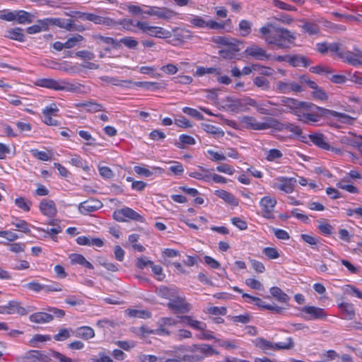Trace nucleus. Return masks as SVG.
I'll list each match as a JSON object with an SVG mask.
<instances>
[{"label":"nucleus","instance_id":"nucleus-23","mask_svg":"<svg viewBox=\"0 0 362 362\" xmlns=\"http://www.w3.org/2000/svg\"><path fill=\"white\" fill-rule=\"evenodd\" d=\"M134 171L140 176L149 177H151L154 173H161L163 170L159 167H153L152 170H150L146 167L136 165L134 167Z\"/></svg>","mask_w":362,"mask_h":362},{"label":"nucleus","instance_id":"nucleus-14","mask_svg":"<svg viewBox=\"0 0 362 362\" xmlns=\"http://www.w3.org/2000/svg\"><path fill=\"white\" fill-rule=\"evenodd\" d=\"M103 206V204L98 199H91L81 202L78 206L81 213L87 214L95 211Z\"/></svg>","mask_w":362,"mask_h":362},{"label":"nucleus","instance_id":"nucleus-45","mask_svg":"<svg viewBox=\"0 0 362 362\" xmlns=\"http://www.w3.org/2000/svg\"><path fill=\"white\" fill-rule=\"evenodd\" d=\"M346 177H344L343 180H341L337 184V186L339 188L346 190L350 193L357 194L358 192V188L352 185L346 184Z\"/></svg>","mask_w":362,"mask_h":362},{"label":"nucleus","instance_id":"nucleus-26","mask_svg":"<svg viewBox=\"0 0 362 362\" xmlns=\"http://www.w3.org/2000/svg\"><path fill=\"white\" fill-rule=\"evenodd\" d=\"M4 36L6 38L21 42L25 41V35L23 33V30L21 28L18 27L8 30L6 32Z\"/></svg>","mask_w":362,"mask_h":362},{"label":"nucleus","instance_id":"nucleus-10","mask_svg":"<svg viewBox=\"0 0 362 362\" xmlns=\"http://www.w3.org/2000/svg\"><path fill=\"white\" fill-rule=\"evenodd\" d=\"M300 310L305 314L303 317L306 320H322L327 317L325 310L319 307L306 305L300 308Z\"/></svg>","mask_w":362,"mask_h":362},{"label":"nucleus","instance_id":"nucleus-16","mask_svg":"<svg viewBox=\"0 0 362 362\" xmlns=\"http://www.w3.org/2000/svg\"><path fill=\"white\" fill-rule=\"evenodd\" d=\"M86 21H91L98 25H104L107 27H115L117 25V21L112 18L98 16L90 13H88V15L86 16Z\"/></svg>","mask_w":362,"mask_h":362},{"label":"nucleus","instance_id":"nucleus-38","mask_svg":"<svg viewBox=\"0 0 362 362\" xmlns=\"http://www.w3.org/2000/svg\"><path fill=\"white\" fill-rule=\"evenodd\" d=\"M275 351L281 350H290L294 347V342L291 337H287L284 341L274 342Z\"/></svg>","mask_w":362,"mask_h":362},{"label":"nucleus","instance_id":"nucleus-57","mask_svg":"<svg viewBox=\"0 0 362 362\" xmlns=\"http://www.w3.org/2000/svg\"><path fill=\"white\" fill-rule=\"evenodd\" d=\"M284 103L289 108L297 110L301 108V105L305 102H299L295 99L288 98L284 100Z\"/></svg>","mask_w":362,"mask_h":362},{"label":"nucleus","instance_id":"nucleus-27","mask_svg":"<svg viewBox=\"0 0 362 362\" xmlns=\"http://www.w3.org/2000/svg\"><path fill=\"white\" fill-rule=\"evenodd\" d=\"M215 194L216 196H218L219 198L224 200L226 203H228L232 206H236L238 205V201L235 197V196L233 194H231L226 190H223V189L216 190Z\"/></svg>","mask_w":362,"mask_h":362},{"label":"nucleus","instance_id":"nucleus-17","mask_svg":"<svg viewBox=\"0 0 362 362\" xmlns=\"http://www.w3.org/2000/svg\"><path fill=\"white\" fill-rule=\"evenodd\" d=\"M41 213L49 218H52L57 214V209L53 201L42 199L39 205Z\"/></svg>","mask_w":362,"mask_h":362},{"label":"nucleus","instance_id":"nucleus-51","mask_svg":"<svg viewBox=\"0 0 362 362\" xmlns=\"http://www.w3.org/2000/svg\"><path fill=\"white\" fill-rule=\"evenodd\" d=\"M344 292L349 296H356L360 299H362V292H361L356 287L352 285L345 286Z\"/></svg>","mask_w":362,"mask_h":362},{"label":"nucleus","instance_id":"nucleus-37","mask_svg":"<svg viewBox=\"0 0 362 362\" xmlns=\"http://www.w3.org/2000/svg\"><path fill=\"white\" fill-rule=\"evenodd\" d=\"M327 112L331 116L335 117L337 121L344 124H352L354 119L353 117L345 113H340L334 110H327Z\"/></svg>","mask_w":362,"mask_h":362},{"label":"nucleus","instance_id":"nucleus-61","mask_svg":"<svg viewBox=\"0 0 362 362\" xmlns=\"http://www.w3.org/2000/svg\"><path fill=\"white\" fill-rule=\"evenodd\" d=\"M318 228L325 235H329L332 233V226L327 222L320 221Z\"/></svg>","mask_w":362,"mask_h":362},{"label":"nucleus","instance_id":"nucleus-56","mask_svg":"<svg viewBox=\"0 0 362 362\" xmlns=\"http://www.w3.org/2000/svg\"><path fill=\"white\" fill-rule=\"evenodd\" d=\"M12 225H13L16 228H18L20 231H22L25 233H30V230L29 229V224L24 220H19L17 222H12Z\"/></svg>","mask_w":362,"mask_h":362},{"label":"nucleus","instance_id":"nucleus-47","mask_svg":"<svg viewBox=\"0 0 362 362\" xmlns=\"http://www.w3.org/2000/svg\"><path fill=\"white\" fill-rule=\"evenodd\" d=\"M283 156V153L281 152V151L273 148L270 149L269 151H267L266 155V160L269 162L275 161L277 159L281 158Z\"/></svg>","mask_w":362,"mask_h":362},{"label":"nucleus","instance_id":"nucleus-24","mask_svg":"<svg viewBox=\"0 0 362 362\" xmlns=\"http://www.w3.org/2000/svg\"><path fill=\"white\" fill-rule=\"evenodd\" d=\"M180 318L182 322L187 324L194 329L204 331L206 328V325L204 322L194 320L191 316L183 315L180 316Z\"/></svg>","mask_w":362,"mask_h":362},{"label":"nucleus","instance_id":"nucleus-29","mask_svg":"<svg viewBox=\"0 0 362 362\" xmlns=\"http://www.w3.org/2000/svg\"><path fill=\"white\" fill-rule=\"evenodd\" d=\"M69 259L72 264H79L89 269H93V264L86 260V259L81 254H71Z\"/></svg>","mask_w":362,"mask_h":362},{"label":"nucleus","instance_id":"nucleus-62","mask_svg":"<svg viewBox=\"0 0 362 362\" xmlns=\"http://www.w3.org/2000/svg\"><path fill=\"white\" fill-rule=\"evenodd\" d=\"M245 284L247 286L255 290H262L263 286L262 283L253 278H249L245 280Z\"/></svg>","mask_w":362,"mask_h":362},{"label":"nucleus","instance_id":"nucleus-43","mask_svg":"<svg viewBox=\"0 0 362 362\" xmlns=\"http://www.w3.org/2000/svg\"><path fill=\"white\" fill-rule=\"evenodd\" d=\"M175 14V13L173 11H171L167 8L156 7L155 16H157L158 18L164 19V20H169Z\"/></svg>","mask_w":362,"mask_h":362},{"label":"nucleus","instance_id":"nucleus-33","mask_svg":"<svg viewBox=\"0 0 362 362\" xmlns=\"http://www.w3.org/2000/svg\"><path fill=\"white\" fill-rule=\"evenodd\" d=\"M93 38L96 41V43L100 45L102 42L106 45H112L114 48L120 47L119 42L110 37H105L100 34H95L93 35Z\"/></svg>","mask_w":362,"mask_h":362},{"label":"nucleus","instance_id":"nucleus-52","mask_svg":"<svg viewBox=\"0 0 362 362\" xmlns=\"http://www.w3.org/2000/svg\"><path fill=\"white\" fill-rule=\"evenodd\" d=\"M182 112L187 115L197 119V120H202L204 117L201 112L196 109H193L189 107H185L182 108Z\"/></svg>","mask_w":362,"mask_h":362},{"label":"nucleus","instance_id":"nucleus-50","mask_svg":"<svg viewBox=\"0 0 362 362\" xmlns=\"http://www.w3.org/2000/svg\"><path fill=\"white\" fill-rule=\"evenodd\" d=\"M213 42L222 45L230 46L231 45L236 43L238 41L235 39H229L226 37L217 36L213 38Z\"/></svg>","mask_w":362,"mask_h":362},{"label":"nucleus","instance_id":"nucleus-6","mask_svg":"<svg viewBox=\"0 0 362 362\" xmlns=\"http://www.w3.org/2000/svg\"><path fill=\"white\" fill-rule=\"evenodd\" d=\"M168 308L176 313L185 314L190 311L192 305L187 303L185 296L177 293L175 297L171 299L167 304Z\"/></svg>","mask_w":362,"mask_h":362},{"label":"nucleus","instance_id":"nucleus-54","mask_svg":"<svg viewBox=\"0 0 362 362\" xmlns=\"http://www.w3.org/2000/svg\"><path fill=\"white\" fill-rule=\"evenodd\" d=\"M263 253L269 259H274L279 257L280 255L278 250L274 247H267L263 249Z\"/></svg>","mask_w":362,"mask_h":362},{"label":"nucleus","instance_id":"nucleus-31","mask_svg":"<svg viewBox=\"0 0 362 362\" xmlns=\"http://www.w3.org/2000/svg\"><path fill=\"white\" fill-rule=\"evenodd\" d=\"M75 336L83 339L84 340H88L95 336L94 330L90 327H78L74 332Z\"/></svg>","mask_w":362,"mask_h":362},{"label":"nucleus","instance_id":"nucleus-21","mask_svg":"<svg viewBox=\"0 0 362 362\" xmlns=\"http://www.w3.org/2000/svg\"><path fill=\"white\" fill-rule=\"evenodd\" d=\"M211 170L199 166L198 170L189 172V176L199 180L209 182L211 181Z\"/></svg>","mask_w":362,"mask_h":362},{"label":"nucleus","instance_id":"nucleus-58","mask_svg":"<svg viewBox=\"0 0 362 362\" xmlns=\"http://www.w3.org/2000/svg\"><path fill=\"white\" fill-rule=\"evenodd\" d=\"M16 205L25 211H29L30 209V205L31 204L30 202H26L23 197H18L15 199Z\"/></svg>","mask_w":362,"mask_h":362},{"label":"nucleus","instance_id":"nucleus-59","mask_svg":"<svg viewBox=\"0 0 362 362\" xmlns=\"http://www.w3.org/2000/svg\"><path fill=\"white\" fill-rule=\"evenodd\" d=\"M78 134L83 139L86 141L87 145L91 146L95 144V139L88 131L80 130L78 132Z\"/></svg>","mask_w":362,"mask_h":362},{"label":"nucleus","instance_id":"nucleus-36","mask_svg":"<svg viewBox=\"0 0 362 362\" xmlns=\"http://www.w3.org/2000/svg\"><path fill=\"white\" fill-rule=\"evenodd\" d=\"M269 291L271 295L280 302L286 303L289 300L288 296L279 287H272Z\"/></svg>","mask_w":362,"mask_h":362},{"label":"nucleus","instance_id":"nucleus-20","mask_svg":"<svg viewBox=\"0 0 362 362\" xmlns=\"http://www.w3.org/2000/svg\"><path fill=\"white\" fill-rule=\"evenodd\" d=\"M156 293L159 297L168 299L170 301L171 299L175 297V295H177V293H180V291L175 287L161 286L156 288Z\"/></svg>","mask_w":362,"mask_h":362},{"label":"nucleus","instance_id":"nucleus-44","mask_svg":"<svg viewBox=\"0 0 362 362\" xmlns=\"http://www.w3.org/2000/svg\"><path fill=\"white\" fill-rule=\"evenodd\" d=\"M252 22L247 20H241L239 23V29L243 37L249 35L252 31Z\"/></svg>","mask_w":362,"mask_h":362},{"label":"nucleus","instance_id":"nucleus-40","mask_svg":"<svg viewBox=\"0 0 362 362\" xmlns=\"http://www.w3.org/2000/svg\"><path fill=\"white\" fill-rule=\"evenodd\" d=\"M16 21L20 24L30 23L33 22V16L25 11H16Z\"/></svg>","mask_w":362,"mask_h":362},{"label":"nucleus","instance_id":"nucleus-28","mask_svg":"<svg viewBox=\"0 0 362 362\" xmlns=\"http://www.w3.org/2000/svg\"><path fill=\"white\" fill-rule=\"evenodd\" d=\"M254 342L255 346L262 349L265 354H269V351H275L274 342L264 338H257Z\"/></svg>","mask_w":362,"mask_h":362},{"label":"nucleus","instance_id":"nucleus-3","mask_svg":"<svg viewBox=\"0 0 362 362\" xmlns=\"http://www.w3.org/2000/svg\"><path fill=\"white\" fill-rule=\"evenodd\" d=\"M226 105L229 110L238 112L247 110L249 105L256 107L257 103L255 100L250 98H228Z\"/></svg>","mask_w":362,"mask_h":362},{"label":"nucleus","instance_id":"nucleus-48","mask_svg":"<svg viewBox=\"0 0 362 362\" xmlns=\"http://www.w3.org/2000/svg\"><path fill=\"white\" fill-rule=\"evenodd\" d=\"M197 76H201L204 74H219V70L216 68H205L203 66H198L197 68L196 74Z\"/></svg>","mask_w":362,"mask_h":362},{"label":"nucleus","instance_id":"nucleus-60","mask_svg":"<svg viewBox=\"0 0 362 362\" xmlns=\"http://www.w3.org/2000/svg\"><path fill=\"white\" fill-rule=\"evenodd\" d=\"M175 124L182 128H189L191 127L192 125L189 119H187L186 117H185L182 115L178 116L175 119Z\"/></svg>","mask_w":362,"mask_h":362},{"label":"nucleus","instance_id":"nucleus-7","mask_svg":"<svg viewBox=\"0 0 362 362\" xmlns=\"http://www.w3.org/2000/svg\"><path fill=\"white\" fill-rule=\"evenodd\" d=\"M277 201L271 196H264L259 201L262 216L267 219L274 218V209Z\"/></svg>","mask_w":362,"mask_h":362},{"label":"nucleus","instance_id":"nucleus-49","mask_svg":"<svg viewBox=\"0 0 362 362\" xmlns=\"http://www.w3.org/2000/svg\"><path fill=\"white\" fill-rule=\"evenodd\" d=\"M341 310L344 311L349 319H352L355 315V310L352 304L342 303L339 305Z\"/></svg>","mask_w":362,"mask_h":362},{"label":"nucleus","instance_id":"nucleus-46","mask_svg":"<svg viewBox=\"0 0 362 362\" xmlns=\"http://www.w3.org/2000/svg\"><path fill=\"white\" fill-rule=\"evenodd\" d=\"M79 105L88 112H95L103 110V107L102 105L94 102H88L87 103H83Z\"/></svg>","mask_w":362,"mask_h":362},{"label":"nucleus","instance_id":"nucleus-63","mask_svg":"<svg viewBox=\"0 0 362 362\" xmlns=\"http://www.w3.org/2000/svg\"><path fill=\"white\" fill-rule=\"evenodd\" d=\"M280 34L282 37L283 41H288L292 42L296 39V36L286 28H280Z\"/></svg>","mask_w":362,"mask_h":362},{"label":"nucleus","instance_id":"nucleus-55","mask_svg":"<svg viewBox=\"0 0 362 362\" xmlns=\"http://www.w3.org/2000/svg\"><path fill=\"white\" fill-rule=\"evenodd\" d=\"M216 169L219 173H225L229 175H233L235 171L233 167L227 163H222L218 165Z\"/></svg>","mask_w":362,"mask_h":362},{"label":"nucleus","instance_id":"nucleus-18","mask_svg":"<svg viewBox=\"0 0 362 362\" xmlns=\"http://www.w3.org/2000/svg\"><path fill=\"white\" fill-rule=\"evenodd\" d=\"M76 242L79 245L95 246L97 247H101L104 245V241L102 238L91 236H79L76 239Z\"/></svg>","mask_w":362,"mask_h":362},{"label":"nucleus","instance_id":"nucleus-5","mask_svg":"<svg viewBox=\"0 0 362 362\" xmlns=\"http://www.w3.org/2000/svg\"><path fill=\"white\" fill-rule=\"evenodd\" d=\"M296 182L297 181L294 177L279 176L274 180L271 187L286 194H291L293 192Z\"/></svg>","mask_w":362,"mask_h":362},{"label":"nucleus","instance_id":"nucleus-22","mask_svg":"<svg viewBox=\"0 0 362 362\" xmlns=\"http://www.w3.org/2000/svg\"><path fill=\"white\" fill-rule=\"evenodd\" d=\"M35 85L42 88L54 89L55 90H62L65 88L64 86L61 85L58 81L51 78H41L35 81Z\"/></svg>","mask_w":362,"mask_h":362},{"label":"nucleus","instance_id":"nucleus-32","mask_svg":"<svg viewBox=\"0 0 362 362\" xmlns=\"http://www.w3.org/2000/svg\"><path fill=\"white\" fill-rule=\"evenodd\" d=\"M240 51V49L238 47L237 42L231 45L227 48L220 50L219 54L224 59H232L235 58L237 52Z\"/></svg>","mask_w":362,"mask_h":362},{"label":"nucleus","instance_id":"nucleus-1","mask_svg":"<svg viewBox=\"0 0 362 362\" xmlns=\"http://www.w3.org/2000/svg\"><path fill=\"white\" fill-rule=\"evenodd\" d=\"M177 351L186 352L182 356L184 362H198L206 357L211 356L217 352L213 347L206 344H194L189 346H180L177 348Z\"/></svg>","mask_w":362,"mask_h":362},{"label":"nucleus","instance_id":"nucleus-41","mask_svg":"<svg viewBox=\"0 0 362 362\" xmlns=\"http://www.w3.org/2000/svg\"><path fill=\"white\" fill-rule=\"evenodd\" d=\"M202 128L206 133L217 136H223L224 134V132L219 127L214 126L211 124L203 123L202 124Z\"/></svg>","mask_w":362,"mask_h":362},{"label":"nucleus","instance_id":"nucleus-39","mask_svg":"<svg viewBox=\"0 0 362 362\" xmlns=\"http://www.w3.org/2000/svg\"><path fill=\"white\" fill-rule=\"evenodd\" d=\"M69 163H71L72 165L82 168L85 171H88L90 170L87 163L78 155H73Z\"/></svg>","mask_w":362,"mask_h":362},{"label":"nucleus","instance_id":"nucleus-53","mask_svg":"<svg viewBox=\"0 0 362 362\" xmlns=\"http://www.w3.org/2000/svg\"><path fill=\"white\" fill-rule=\"evenodd\" d=\"M118 42L119 44L122 43L129 49H135L138 45V42L132 37H124Z\"/></svg>","mask_w":362,"mask_h":362},{"label":"nucleus","instance_id":"nucleus-35","mask_svg":"<svg viewBox=\"0 0 362 362\" xmlns=\"http://www.w3.org/2000/svg\"><path fill=\"white\" fill-rule=\"evenodd\" d=\"M288 62L293 66H303L304 67H307L310 64V61L308 59L303 56L294 55L292 57H289Z\"/></svg>","mask_w":362,"mask_h":362},{"label":"nucleus","instance_id":"nucleus-2","mask_svg":"<svg viewBox=\"0 0 362 362\" xmlns=\"http://www.w3.org/2000/svg\"><path fill=\"white\" fill-rule=\"evenodd\" d=\"M322 109L310 103H304L301 108L295 110L298 119L303 123L311 124L320 119Z\"/></svg>","mask_w":362,"mask_h":362},{"label":"nucleus","instance_id":"nucleus-4","mask_svg":"<svg viewBox=\"0 0 362 362\" xmlns=\"http://www.w3.org/2000/svg\"><path fill=\"white\" fill-rule=\"evenodd\" d=\"M136 26L151 37L169 38L171 36V33L169 30L161 27L149 25L146 22L138 21Z\"/></svg>","mask_w":362,"mask_h":362},{"label":"nucleus","instance_id":"nucleus-15","mask_svg":"<svg viewBox=\"0 0 362 362\" xmlns=\"http://www.w3.org/2000/svg\"><path fill=\"white\" fill-rule=\"evenodd\" d=\"M59 22L58 18H46L45 20H40L37 24L30 26L27 28L26 31L28 34H35L40 32L42 30H46L49 24H57Z\"/></svg>","mask_w":362,"mask_h":362},{"label":"nucleus","instance_id":"nucleus-34","mask_svg":"<svg viewBox=\"0 0 362 362\" xmlns=\"http://www.w3.org/2000/svg\"><path fill=\"white\" fill-rule=\"evenodd\" d=\"M134 85L143 89H148L152 90L165 88V84L164 83L139 81L134 83Z\"/></svg>","mask_w":362,"mask_h":362},{"label":"nucleus","instance_id":"nucleus-8","mask_svg":"<svg viewBox=\"0 0 362 362\" xmlns=\"http://www.w3.org/2000/svg\"><path fill=\"white\" fill-rule=\"evenodd\" d=\"M338 57L354 66L362 65V51L356 47L354 48L353 52L341 50L338 52Z\"/></svg>","mask_w":362,"mask_h":362},{"label":"nucleus","instance_id":"nucleus-11","mask_svg":"<svg viewBox=\"0 0 362 362\" xmlns=\"http://www.w3.org/2000/svg\"><path fill=\"white\" fill-rule=\"evenodd\" d=\"M189 23L194 27L203 28H209L210 29H223L225 24L218 23L214 21H206L200 16H194L189 19Z\"/></svg>","mask_w":362,"mask_h":362},{"label":"nucleus","instance_id":"nucleus-30","mask_svg":"<svg viewBox=\"0 0 362 362\" xmlns=\"http://www.w3.org/2000/svg\"><path fill=\"white\" fill-rule=\"evenodd\" d=\"M29 319L35 323H46L53 320V316L50 314L38 312L30 315Z\"/></svg>","mask_w":362,"mask_h":362},{"label":"nucleus","instance_id":"nucleus-64","mask_svg":"<svg viewBox=\"0 0 362 362\" xmlns=\"http://www.w3.org/2000/svg\"><path fill=\"white\" fill-rule=\"evenodd\" d=\"M138 360L139 362H161V359L154 355L140 354Z\"/></svg>","mask_w":362,"mask_h":362},{"label":"nucleus","instance_id":"nucleus-9","mask_svg":"<svg viewBox=\"0 0 362 362\" xmlns=\"http://www.w3.org/2000/svg\"><path fill=\"white\" fill-rule=\"evenodd\" d=\"M113 218L119 222H125L128 220L137 221H142V216L129 207H124L115 211L113 213Z\"/></svg>","mask_w":362,"mask_h":362},{"label":"nucleus","instance_id":"nucleus-12","mask_svg":"<svg viewBox=\"0 0 362 362\" xmlns=\"http://www.w3.org/2000/svg\"><path fill=\"white\" fill-rule=\"evenodd\" d=\"M245 53L247 57H250L256 60H267L270 57V54H267L265 49L256 44H252L247 47L245 50Z\"/></svg>","mask_w":362,"mask_h":362},{"label":"nucleus","instance_id":"nucleus-42","mask_svg":"<svg viewBox=\"0 0 362 362\" xmlns=\"http://www.w3.org/2000/svg\"><path fill=\"white\" fill-rule=\"evenodd\" d=\"M242 296H243V298L248 299L247 300L248 303H255V304L257 307H259V308H260L262 309L267 310V308L269 305V304L266 303L264 301H263L259 298L252 296H250V295H249L247 293H243Z\"/></svg>","mask_w":362,"mask_h":362},{"label":"nucleus","instance_id":"nucleus-25","mask_svg":"<svg viewBox=\"0 0 362 362\" xmlns=\"http://www.w3.org/2000/svg\"><path fill=\"white\" fill-rule=\"evenodd\" d=\"M308 138L310 141L317 147L325 150L329 148V144L327 142L325 137L320 133H313L309 134Z\"/></svg>","mask_w":362,"mask_h":362},{"label":"nucleus","instance_id":"nucleus-19","mask_svg":"<svg viewBox=\"0 0 362 362\" xmlns=\"http://www.w3.org/2000/svg\"><path fill=\"white\" fill-rule=\"evenodd\" d=\"M265 41L269 45H276L279 48L286 47L283 43L280 28H273L271 35L265 37Z\"/></svg>","mask_w":362,"mask_h":362},{"label":"nucleus","instance_id":"nucleus-13","mask_svg":"<svg viewBox=\"0 0 362 362\" xmlns=\"http://www.w3.org/2000/svg\"><path fill=\"white\" fill-rule=\"evenodd\" d=\"M240 122L244 124L245 128L252 130H264L269 127V124L259 122L255 118L250 116L242 117Z\"/></svg>","mask_w":362,"mask_h":362}]
</instances>
